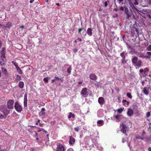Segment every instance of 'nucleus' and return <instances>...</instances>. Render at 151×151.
Returning <instances> with one entry per match:
<instances>
[{
    "instance_id": "44",
    "label": "nucleus",
    "mask_w": 151,
    "mask_h": 151,
    "mask_svg": "<svg viewBox=\"0 0 151 151\" xmlns=\"http://www.w3.org/2000/svg\"><path fill=\"white\" fill-rule=\"evenodd\" d=\"M120 116L121 115H116L115 116V118L117 120H119Z\"/></svg>"
},
{
    "instance_id": "41",
    "label": "nucleus",
    "mask_w": 151,
    "mask_h": 151,
    "mask_svg": "<svg viewBox=\"0 0 151 151\" xmlns=\"http://www.w3.org/2000/svg\"><path fill=\"white\" fill-rule=\"evenodd\" d=\"M108 2V3L109 2V0H107V1H106L104 3L105 7H106L107 6Z\"/></svg>"
},
{
    "instance_id": "45",
    "label": "nucleus",
    "mask_w": 151,
    "mask_h": 151,
    "mask_svg": "<svg viewBox=\"0 0 151 151\" xmlns=\"http://www.w3.org/2000/svg\"><path fill=\"white\" fill-rule=\"evenodd\" d=\"M135 31L137 32L138 35H139V34H140L141 33H140L139 31L136 28H135Z\"/></svg>"
},
{
    "instance_id": "30",
    "label": "nucleus",
    "mask_w": 151,
    "mask_h": 151,
    "mask_svg": "<svg viewBox=\"0 0 151 151\" xmlns=\"http://www.w3.org/2000/svg\"><path fill=\"white\" fill-rule=\"evenodd\" d=\"M144 74H146L149 71V69L148 68H146L144 69Z\"/></svg>"
},
{
    "instance_id": "56",
    "label": "nucleus",
    "mask_w": 151,
    "mask_h": 151,
    "mask_svg": "<svg viewBox=\"0 0 151 151\" xmlns=\"http://www.w3.org/2000/svg\"><path fill=\"white\" fill-rule=\"evenodd\" d=\"M40 122V119H38L37 120V122L36 123V124L37 125L38 124V123H39Z\"/></svg>"
},
{
    "instance_id": "51",
    "label": "nucleus",
    "mask_w": 151,
    "mask_h": 151,
    "mask_svg": "<svg viewBox=\"0 0 151 151\" xmlns=\"http://www.w3.org/2000/svg\"><path fill=\"white\" fill-rule=\"evenodd\" d=\"M67 151H74L72 148H70L67 150Z\"/></svg>"
},
{
    "instance_id": "13",
    "label": "nucleus",
    "mask_w": 151,
    "mask_h": 151,
    "mask_svg": "<svg viewBox=\"0 0 151 151\" xmlns=\"http://www.w3.org/2000/svg\"><path fill=\"white\" fill-rule=\"evenodd\" d=\"M87 93V88H83L81 92L82 95H85Z\"/></svg>"
},
{
    "instance_id": "60",
    "label": "nucleus",
    "mask_w": 151,
    "mask_h": 151,
    "mask_svg": "<svg viewBox=\"0 0 151 151\" xmlns=\"http://www.w3.org/2000/svg\"><path fill=\"white\" fill-rule=\"evenodd\" d=\"M132 106L133 107H134V109L135 108H137V106L136 105H134L133 106Z\"/></svg>"
},
{
    "instance_id": "2",
    "label": "nucleus",
    "mask_w": 151,
    "mask_h": 151,
    "mask_svg": "<svg viewBox=\"0 0 151 151\" xmlns=\"http://www.w3.org/2000/svg\"><path fill=\"white\" fill-rule=\"evenodd\" d=\"M132 0L128 1L130 6L131 7L132 9L134 11V12L136 13V12H139V10H138L137 8L134 6V5H138L139 4L137 0H133V2L131 1Z\"/></svg>"
},
{
    "instance_id": "33",
    "label": "nucleus",
    "mask_w": 151,
    "mask_h": 151,
    "mask_svg": "<svg viewBox=\"0 0 151 151\" xmlns=\"http://www.w3.org/2000/svg\"><path fill=\"white\" fill-rule=\"evenodd\" d=\"M50 78L49 77H46L43 79V81L45 82H48V79H50Z\"/></svg>"
},
{
    "instance_id": "46",
    "label": "nucleus",
    "mask_w": 151,
    "mask_h": 151,
    "mask_svg": "<svg viewBox=\"0 0 151 151\" xmlns=\"http://www.w3.org/2000/svg\"><path fill=\"white\" fill-rule=\"evenodd\" d=\"M39 114L40 115H44L45 114V113L44 112L40 111Z\"/></svg>"
},
{
    "instance_id": "17",
    "label": "nucleus",
    "mask_w": 151,
    "mask_h": 151,
    "mask_svg": "<svg viewBox=\"0 0 151 151\" xmlns=\"http://www.w3.org/2000/svg\"><path fill=\"white\" fill-rule=\"evenodd\" d=\"M87 33L89 36H91L93 33L92 29L91 28H88L87 30Z\"/></svg>"
},
{
    "instance_id": "7",
    "label": "nucleus",
    "mask_w": 151,
    "mask_h": 151,
    "mask_svg": "<svg viewBox=\"0 0 151 151\" xmlns=\"http://www.w3.org/2000/svg\"><path fill=\"white\" fill-rule=\"evenodd\" d=\"M56 151H65V148L60 143L57 144Z\"/></svg>"
},
{
    "instance_id": "37",
    "label": "nucleus",
    "mask_w": 151,
    "mask_h": 151,
    "mask_svg": "<svg viewBox=\"0 0 151 151\" xmlns=\"http://www.w3.org/2000/svg\"><path fill=\"white\" fill-rule=\"evenodd\" d=\"M12 63L15 66L16 68L19 67L18 66V65H17V64L16 63V62H15L14 61H12Z\"/></svg>"
},
{
    "instance_id": "3",
    "label": "nucleus",
    "mask_w": 151,
    "mask_h": 151,
    "mask_svg": "<svg viewBox=\"0 0 151 151\" xmlns=\"http://www.w3.org/2000/svg\"><path fill=\"white\" fill-rule=\"evenodd\" d=\"M124 13L126 15V18L128 19H129L132 16H134L132 11L129 10L128 8L125 6H124Z\"/></svg>"
},
{
    "instance_id": "19",
    "label": "nucleus",
    "mask_w": 151,
    "mask_h": 151,
    "mask_svg": "<svg viewBox=\"0 0 151 151\" xmlns=\"http://www.w3.org/2000/svg\"><path fill=\"white\" fill-rule=\"evenodd\" d=\"M143 92L146 95H147L149 94V91L146 87L144 88Z\"/></svg>"
},
{
    "instance_id": "10",
    "label": "nucleus",
    "mask_w": 151,
    "mask_h": 151,
    "mask_svg": "<svg viewBox=\"0 0 151 151\" xmlns=\"http://www.w3.org/2000/svg\"><path fill=\"white\" fill-rule=\"evenodd\" d=\"M98 102L101 105H103L105 103L104 98L103 97H100L98 99Z\"/></svg>"
},
{
    "instance_id": "55",
    "label": "nucleus",
    "mask_w": 151,
    "mask_h": 151,
    "mask_svg": "<svg viewBox=\"0 0 151 151\" xmlns=\"http://www.w3.org/2000/svg\"><path fill=\"white\" fill-rule=\"evenodd\" d=\"M55 78L56 80H60V78H59V77H58L55 76Z\"/></svg>"
},
{
    "instance_id": "8",
    "label": "nucleus",
    "mask_w": 151,
    "mask_h": 151,
    "mask_svg": "<svg viewBox=\"0 0 151 151\" xmlns=\"http://www.w3.org/2000/svg\"><path fill=\"white\" fill-rule=\"evenodd\" d=\"M122 127L120 131L123 134H125L127 136V135L126 133V132L128 130V127L125 124L123 123H122Z\"/></svg>"
},
{
    "instance_id": "59",
    "label": "nucleus",
    "mask_w": 151,
    "mask_h": 151,
    "mask_svg": "<svg viewBox=\"0 0 151 151\" xmlns=\"http://www.w3.org/2000/svg\"><path fill=\"white\" fill-rule=\"evenodd\" d=\"M42 132H45V133H47V132L46 131H45V129H42Z\"/></svg>"
},
{
    "instance_id": "58",
    "label": "nucleus",
    "mask_w": 151,
    "mask_h": 151,
    "mask_svg": "<svg viewBox=\"0 0 151 151\" xmlns=\"http://www.w3.org/2000/svg\"><path fill=\"white\" fill-rule=\"evenodd\" d=\"M5 26L2 24L1 27L2 29H4V28H6Z\"/></svg>"
},
{
    "instance_id": "64",
    "label": "nucleus",
    "mask_w": 151,
    "mask_h": 151,
    "mask_svg": "<svg viewBox=\"0 0 151 151\" xmlns=\"http://www.w3.org/2000/svg\"><path fill=\"white\" fill-rule=\"evenodd\" d=\"M148 150L149 151H151V147H149L148 148Z\"/></svg>"
},
{
    "instance_id": "42",
    "label": "nucleus",
    "mask_w": 151,
    "mask_h": 151,
    "mask_svg": "<svg viewBox=\"0 0 151 151\" xmlns=\"http://www.w3.org/2000/svg\"><path fill=\"white\" fill-rule=\"evenodd\" d=\"M150 116V112H147L146 114V117L148 118Z\"/></svg>"
},
{
    "instance_id": "49",
    "label": "nucleus",
    "mask_w": 151,
    "mask_h": 151,
    "mask_svg": "<svg viewBox=\"0 0 151 151\" xmlns=\"http://www.w3.org/2000/svg\"><path fill=\"white\" fill-rule=\"evenodd\" d=\"M74 129H75V130L78 132L79 130V128L78 127H76L75 128H74Z\"/></svg>"
},
{
    "instance_id": "4",
    "label": "nucleus",
    "mask_w": 151,
    "mask_h": 151,
    "mask_svg": "<svg viewBox=\"0 0 151 151\" xmlns=\"http://www.w3.org/2000/svg\"><path fill=\"white\" fill-rule=\"evenodd\" d=\"M14 108L15 110L18 112H21L22 110V107L19 104L18 102H16L14 104Z\"/></svg>"
},
{
    "instance_id": "24",
    "label": "nucleus",
    "mask_w": 151,
    "mask_h": 151,
    "mask_svg": "<svg viewBox=\"0 0 151 151\" xmlns=\"http://www.w3.org/2000/svg\"><path fill=\"white\" fill-rule=\"evenodd\" d=\"M5 62L3 59L1 58L0 57V64L3 66L5 65Z\"/></svg>"
},
{
    "instance_id": "35",
    "label": "nucleus",
    "mask_w": 151,
    "mask_h": 151,
    "mask_svg": "<svg viewBox=\"0 0 151 151\" xmlns=\"http://www.w3.org/2000/svg\"><path fill=\"white\" fill-rule=\"evenodd\" d=\"M145 141L146 142H148L150 141L151 140V138L150 137H145Z\"/></svg>"
},
{
    "instance_id": "27",
    "label": "nucleus",
    "mask_w": 151,
    "mask_h": 151,
    "mask_svg": "<svg viewBox=\"0 0 151 151\" xmlns=\"http://www.w3.org/2000/svg\"><path fill=\"white\" fill-rule=\"evenodd\" d=\"M75 117V115L72 114V113L70 112V113L69 115H68V118H70L71 117L73 118H74Z\"/></svg>"
},
{
    "instance_id": "9",
    "label": "nucleus",
    "mask_w": 151,
    "mask_h": 151,
    "mask_svg": "<svg viewBox=\"0 0 151 151\" xmlns=\"http://www.w3.org/2000/svg\"><path fill=\"white\" fill-rule=\"evenodd\" d=\"M138 3H141V5L143 7H145L146 5H147V0H137Z\"/></svg>"
},
{
    "instance_id": "15",
    "label": "nucleus",
    "mask_w": 151,
    "mask_h": 151,
    "mask_svg": "<svg viewBox=\"0 0 151 151\" xmlns=\"http://www.w3.org/2000/svg\"><path fill=\"white\" fill-rule=\"evenodd\" d=\"M75 142V139L72 136L70 137L69 143L70 144H73Z\"/></svg>"
},
{
    "instance_id": "50",
    "label": "nucleus",
    "mask_w": 151,
    "mask_h": 151,
    "mask_svg": "<svg viewBox=\"0 0 151 151\" xmlns=\"http://www.w3.org/2000/svg\"><path fill=\"white\" fill-rule=\"evenodd\" d=\"M123 1L124 0H118L119 3V4H122Z\"/></svg>"
},
{
    "instance_id": "5",
    "label": "nucleus",
    "mask_w": 151,
    "mask_h": 151,
    "mask_svg": "<svg viewBox=\"0 0 151 151\" xmlns=\"http://www.w3.org/2000/svg\"><path fill=\"white\" fill-rule=\"evenodd\" d=\"M14 101L13 100L10 99L7 102V108L10 109H12L14 108Z\"/></svg>"
},
{
    "instance_id": "57",
    "label": "nucleus",
    "mask_w": 151,
    "mask_h": 151,
    "mask_svg": "<svg viewBox=\"0 0 151 151\" xmlns=\"http://www.w3.org/2000/svg\"><path fill=\"white\" fill-rule=\"evenodd\" d=\"M45 110V108H42L41 111V112H44Z\"/></svg>"
},
{
    "instance_id": "11",
    "label": "nucleus",
    "mask_w": 151,
    "mask_h": 151,
    "mask_svg": "<svg viewBox=\"0 0 151 151\" xmlns=\"http://www.w3.org/2000/svg\"><path fill=\"white\" fill-rule=\"evenodd\" d=\"M89 78L93 80H96L97 78V76L94 74H91L89 76Z\"/></svg>"
},
{
    "instance_id": "47",
    "label": "nucleus",
    "mask_w": 151,
    "mask_h": 151,
    "mask_svg": "<svg viewBox=\"0 0 151 151\" xmlns=\"http://www.w3.org/2000/svg\"><path fill=\"white\" fill-rule=\"evenodd\" d=\"M124 7H123V6H121L119 10L120 11H123L124 10Z\"/></svg>"
},
{
    "instance_id": "53",
    "label": "nucleus",
    "mask_w": 151,
    "mask_h": 151,
    "mask_svg": "<svg viewBox=\"0 0 151 151\" xmlns=\"http://www.w3.org/2000/svg\"><path fill=\"white\" fill-rule=\"evenodd\" d=\"M4 118V116L2 114L0 115V118L1 119H3Z\"/></svg>"
},
{
    "instance_id": "6",
    "label": "nucleus",
    "mask_w": 151,
    "mask_h": 151,
    "mask_svg": "<svg viewBox=\"0 0 151 151\" xmlns=\"http://www.w3.org/2000/svg\"><path fill=\"white\" fill-rule=\"evenodd\" d=\"M83 30V31L82 32V35L81 36L82 38H84L86 35V30L84 28L81 27L79 28L78 29V34L81 35V32Z\"/></svg>"
},
{
    "instance_id": "1",
    "label": "nucleus",
    "mask_w": 151,
    "mask_h": 151,
    "mask_svg": "<svg viewBox=\"0 0 151 151\" xmlns=\"http://www.w3.org/2000/svg\"><path fill=\"white\" fill-rule=\"evenodd\" d=\"M133 65L136 69L142 66V62L141 60H138V58L134 56L131 60Z\"/></svg>"
},
{
    "instance_id": "40",
    "label": "nucleus",
    "mask_w": 151,
    "mask_h": 151,
    "mask_svg": "<svg viewBox=\"0 0 151 151\" xmlns=\"http://www.w3.org/2000/svg\"><path fill=\"white\" fill-rule=\"evenodd\" d=\"M71 67H69L67 69V72L70 74L71 72Z\"/></svg>"
},
{
    "instance_id": "16",
    "label": "nucleus",
    "mask_w": 151,
    "mask_h": 151,
    "mask_svg": "<svg viewBox=\"0 0 151 151\" xmlns=\"http://www.w3.org/2000/svg\"><path fill=\"white\" fill-rule=\"evenodd\" d=\"M27 95L25 94L24 97V105L25 107L27 106Z\"/></svg>"
},
{
    "instance_id": "36",
    "label": "nucleus",
    "mask_w": 151,
    "mask_h": 151,
    "mask_svg": "<svg viewBox=\"0 0 151 151\" xmlns=\"http://www.w3.org/2000/svg\"><path fill=\"white\" fill-rule=\"evenodd\" d=\"M127 96L129 98L132 99V96L130 93H127Z\"/></svg>"
},
{
    "instance_id": "52",
    "label": "nucleus",
    "mask_w": 151,
    "mask_h": 151,
    "mask_svg": "<svg viewBox=\"0 0 151 151\" xmlns=\"http://www.w3.org/2000/svg\"><path fill=\"white\" fill-rule=\"evenodd\" d=\"M144 70L143 69H141L139 70V72L140 73H143V72H144Z\"/></svg>"
},
{
    "instance_id": "28",
    "label": "nucleus",
    "mask_w": 151,
    "mask_h": 151,
    "mask_svg": "<svg viewBox=\"0 0 151 151\" xmlns=\"http://www.w3.org/2000/svg\"><path fill=\"white\" fill-rule=\"evenodd\" d=\"M97 123L101 125L104 124V121L102 120H99L97 121Z\"/></svg>"
},
{
    "instance_id": "48",
    "label": "nucleus",
    "mask_w": 151,
    "mask_h": 151,
    "mask_svg": "<svg viewBox=\"0 0 151 151\" xmlns=\"http://www.w3.org/2000/svg\"><path fill=\"white\" fill-rule=\"evenodd\" d=\"M135 138L136 139H140V137L138 135H137L136 136Z\"/></svg>"
},
{
    "instance_id": "26",
    "label": "nucleus",
    "mask_w": 151,
    "mask_h": 151,
    "mask_svg": "<svg viewBox=\"0 0 151 151\" xmlns=\"http://www.w3.org/2000/svg\"><path fill=\"white\" fill-rule=\"evenodd\" d=\"M18 72L20 74H22L23 73V72L21 69L19 67L16 68Z\"/></svg>"
},
{
    "instance_id": "23",
    "label": "nucleus",
    "mask_w": 151,
    "mask_h": 151,
    "mask_svg": "<svg viewBox=\"0 0 151 151\" xmlns=\"http://www.w3.org/2000/svg\"><path fill=\"white\" fill-rule=\"evenodd\" d=\"M122 102L123 103L124 105L125 106H126V105H128L129 104V101H127L125 99L123 100Z\"/></svg>"
},
{
    "instance_id": "62",
    "label": "nucleus",
    "mask_w": 151,
    "mask_h": 151,
    "mask_svg": "<svg viewBox=\"0 0 151 151\" xmlns=\"http://www.w3.org/2000/svg\"><path fill=\"white\" fill-rule=\"evenodd\" d=\"M24 27L23 25H22L19 27L20 28H24Z\"/></svg>"
},
{
    "instance_id": "18",
    "label": "nucleus",
    "mask_w": 151,
    "mask_h": 151,
    "mask_svg": "<svg viewBox=\"0 0 151 151\" xmlns=\"http://www.w3.org/2000/svg\"><path fill=\"white\" fill-rule=\"evenodd\" d=\"M12 24L10 22H8L6 24L5 27V28H7L10 29L12 27Z\"/></svg>"
},
{
    "instance_id": "63",
    "label": "nucleus",
    "mask_w": 151,
    "mask_h": 151,
    "mask_svg": "<svg viewBox=\"0 0 151 151\" xmlns=\"http://www.w3.org/2000/svg\"><path fill=\"white\" fill-rule=\"evenodd\" d=\"M147 17L150 18L151 19V15L150 14H148L147 15Z\"/></svg>"
},
{
    "instance_id": "61",
    "label": "nucleus",
    "mask_w": 151,
    "mask_h": 151,
    "mask_svg": "<svg viewBox=\"0 0 151 151\" xmlns=\"http://www.w3.org/2000/svg\"><path fill=\"white\" fill-rule=\"evenodd\" d=\"M77 40L80 42H81L82 41V39L81 38H78L77 39Z\"/></svg>"
},
{
    "instance_id": "21",
    "label": "nucleus",
    "mask_w": 151,
    "mask_h": 151,
    "mask_svg": "<svg viewBox=\"0 0 151 151\" xmlns=\"http://www.w3.org/2000/svg\"><path fill=\"white\" fill-rule=\"evenodd\" d=\"M19 86L20 88H22L24 86V82L22 81L19 82Z\"/></svg>"
},
{
    "instance_id": "14",
    "label": "nucleus",
    "mask_w": 151,
    "mask_h": 151,
    "mask_svg": "<svg viewBox=\"0 0 151 151\" xmlns=\"http://www.w3.org/2000/svg\"><path fill=\"white\" fill-rule=\"evenodd\" d=\"M133 114V110L131 109H129L127 112V114L130 117Z\"/></svg>"
},
{
    "instance_id": "38",
    "label": "nucleus",
    "mask_w": 151,
    "mask_h": 151,
    "mask_svg": "<svg viewBox=\"0 0 151 151\" xmlns=\"http://www.w3.org/2000/svg\"><path fill=\"white\" fill-rule=\"evenodd\" d=\"M146 50L149 51H151V45H149L146 48Z\"/></svg>"
},
{
    "instance_id": "29",
    "label": "nucleus",
    "mask_w": 151,
    "mask_h": 151,
    "mask_svg": "<svg viewBox=\"0 0 151 151\" xmlns=\"http://www.w3.org/2000/svg\"><path fill=\"white\" fill-rule=\"evenodd\" d=\"M125 52L124 51L122 52V53H121L120 54V56L122 58H125V56L124 55Z\"/></svg>"
},
{
    "instance_id": "32",
    "label": "nucleus",
    "mask_w": 151,
    "mask_h": 151,
    "mask_svg": "<svg viewBox=\"0 0 151 151\" xmlns=\"http://www.w3.org/2000/svg\"><path fill=\"white\" fill-rule=\"evenodd\" d=\"M127 61L125 60V58H122L121 60V65H124L126 63Z\"/></svg>"
},
{
    "instance_id": "39",
    "label": "nucleus",
    "mask_w": 151,
    "mask_h": 151,
    "mask_svg": "<svg viewBox=\"0 0 151 151\" xmlns=\"http://www.w3.org/2000/svg\"><path fill=\"white\" fill-rule=\"evenodd\" d=\"M117 112L119 113H121L123 111V109H122V108H120L119 109L117 110Z\"/></svg>"
},
{
    "instance_id": "25",
    "label": "nucleus",
    "mask_w": 151,
    "mask_h": 151,
    "mask_svg": "<svg viewBox=\"0 0 151 151\" xmlns=\"http://www.w3.org/2000/svg\"><path fill=\"white\" fill-rule=\"evenodd\" d=\"M6 49L4 47H3L1 49V56L3 57H4L5 56V52H4L5 50Z\"/></svg>"
},
{
    "instance_id": "43",
    "label": "nucleus",
    "mask_w": 151,
    "mask_h": 151,
    "mask_svg": "<svg viewBox=\"0 0 151 151\" xmlns=\"http://www.w3.org/2000/svg\"><path fill=\"white\" fill-rule=\"evenodd\" d=\"M115 4L116 5V8H114V10L115 12H116L118 10V7L116 5L115 3Z\"/></svg>"
},
{
    "instance_id": "31",
    "label": "nucleus",
    "mask_w": 151,
    "mask_h": 151,
    "mask_svg": "<svg viewBox=\"0 0 151 151\" xmlns=\"http://www.w3.org/2000/svg\"><path fill=\"white\" fill-rule=\"evenodd\" d=\"M147 54L148 55V56H144V57L145 58H149L150 57H149V56L150 55H151V52H147Z\"/></svg>"
},
{
    "instance_id": "22",
    "label": "nucleus",
    "mask_w": 151,
    "mask_h": 151,
    "mask_svg": "<svg viewBox=\"0 0 151 151\" xmlns=\"http://www.w3.org/2000/svg\"><path fill=\"white\" fill-rule=\"evenodd\" d=\"M1 70L2 73L5 75H8L7 71L6 69L2 67L1 68Z\"/></svg>"
},
{
    "instance_id": "12",
    "label": "nucleus",
    "mask_w": 151,
    "mask_h": 151,
    "mask_svg": "<svg viewBox=\"0 0 151 151\" xmlns=\"http://www.w3.org/2000/svg\"><path fill=\"white\" fill-rule=\"evenodd\" d=\"M1 111L3 112L4 114L6 116L10 112V111L6 108H4L2 111Z\"/></svg>"
},
{
    "instance_id": "54",
    "label": "nucleus",
    "mask_w": 151,
    "mask_h": 151,
    "mask_svg": "<svg viewBox=\"0 0 151 151\" xmlns=\"http://www.w3.org/2000/svg\"><path fill=\"white\" fill-rule=\"evenodd\" d=\"M73 51L74 53H76L78 51V50L76 48H75L73 50Z\"/></svg>"
},
{
    "instance_id": "20",
    "label": "nucleus",
    "mask_w": 151,
    "mask_h": 151,
    "mask_svg": "<svg viewBox=\"0 0 151 151\" xmlns=\"http://www.w3.org/2000/svg\"><path fill=\"white\" fill-rule=\"evenodd\" d=\"M21 80V77L19 75H17L16 78H15V81L17 83Z\"/></svg>"
},
{
    "instance_id": "34",
    "label": "nucleus",
    "mask_w": 151,
    "mask_h": 151,
    "mask_svg": "<svg viewBox=\"0 0 151 151\" xmlns=\"http://www.w3.org/2000/svg\"><path fill=\"white\" fill-rule=\"evenodd\" d=\"M136 55L139 58L144 57V56L142 55L141 53L140 52H139L136 53Z\"/></svg>"
}]
</instances>
